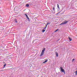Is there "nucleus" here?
<instances>
[{
	"mask_svg": "<svg viewBox=\"0 0 77 77\" xmlns=\"http://www.w3.org/2000/svg\"><path fill=\"white\" fill-rule=\"evenodd\" d=\"M45 48H44L42 51L41 54L40 55V56H43V55L44 54V51H45Z\"/></svg>",
	"mask_w": 77,
	"mask_h": 77,
	"instance_id": "nucleus-1",
	"label": "nucleus"
},
{
	"mask_svg": "<svg viewBox=\"0 0 77 77\" xmlns=\"http://www.w3.org/2000/svg\"><path fill=\"white\" fill-rule=\"evenodd\" d=\"M68 38L69 40V41H72V38L69 37H68Z\"/></svg>",
	"mask_w": 77,
	"mask_h": 77,
	"instance_id": "nucleus-7",
	"label": "nucleus"
},
{
	"mask_svg": "<svg viewBox=\"0 0 77 77\" xmlns=\"http://www.w3.org/2000/svg\"><path fill=\"white\" fill-rule=\"evenodd\" d=\"M26 7H29V5L28 4H26Z\"/></svg>",
	"mask_w": 77,
	"mask_h": 77,
	"instance_id": "nucleus-11",
	"label": "nucleus"
},
{
	"mask_svg": "<svg viewBox=\"0 0 77 77\" xmlns=\"http://www.w3.org/2000/svg\"><path fill=\"white\" fill-rule=\"evenodd\" d=\"M47 61H48V60L47 59H46V60L45 61H44L43 63H46L47 62Z\"/></svg>",
	"mask_w": 77,
	"mask_h": 77,
	"instance_id": "nucleus-9",
	"label": "nucleus"
},
{
	"mask_svg": "<svg viewBox=\"0 0 77 77\" xmlns=\"http://www.w3.org/2000/svg\"><path fill=\"white\" fill-rule=\"evenodd\" d=\"M15 22H16V23H18V21H17V20H16L15 21Z\"/></svg>",
	"mask_w": 77,
	"mask_h": 77,
	"instance_id": "nucleus-16",
	"label": "nucleus"
},
{
	"mask_svg": "<svg viewBox=\"0 0 77 77\" xmlns=\"http://www.w3.org/2000/svg\"><path fill=\"white\" fill-rule=\"evenodd\" d=\"M25 15H26V17L27 18L28 20H29V17H28L27 14H25Z\"/></svg>",
	"mask_w": 77,
	"mask_h": 77,
	"instance_id": "nucleus-4",
	"label": "nucleus"
},
{
	"mask_svg": "<svg viewBox=\"0 0 77 77\" xmlns=\"http://www.w3.org/2000/svg\"><path fill=\"white\" fill-rule=\"evenodd\" d=\"M51 24V22H47L46 23V26L44 28V29H47V26L48 25V24Z\"/></svg>",
	"mask_w": 77,
	"mask_h": 77,
	"instance_id": "nucleus-3",
	"label": "nucleus"
},
{
	"mask_svg": "<svg viewBox=\"0 0 77 77\" xmlns=\"http://www.w3.org/2000/svg\"><path fill=\"white\" fill-rule=\"evenodd\" d=\"M64 22V24H66V23H68V21H66V20H65Z\"/></svg>",
	"mask_w": 77,
	"mask_h": 77,
	"instance_id": "nucleus-8",
	"label": "nucleus"
},
{
	"mask_svg": "<svg viewBox=\"0 0 77 77\" xmlns=\"http://www.w3.org/2000/svg\"><path fill=\"white\" fill-rule=\"evenodd\" d=\"M75 75H77V73H76Z\"/></svg>",
	"mask_w": 77,
	"mask_h": 77,
	"instance_id": "nucleus-20",
	"label": "nucleus"
},
{
	"mask_svg": "<svg viewBox=\"0 0 77 77\" xmlns=\"http://www.w3.org/2000/svg\"><path fill=\"white\" fill-rule=\"evenodd\" d=\"M54 7H53V10H54Z\"/></svg>",
	"mask_w": 77,
	"mask_h": 77,
	"instance_id": "nucleus-15",
	"label": "nucleus"
},
{
	"mask_svg": "<svg viewBox=\"0 0 77 77\" xmlns=\"http://www.w3.org/2000/svg\"><path fill=\"white\" fill-rule=\"evenodd\" d=\"M4 71V70H1L0 71Z\"/></svg>",
	"mask_w": 77,
	"mask_h": 77,
	"instance_id": "nucleus-17",
	"label": "nucleus"
},
{
	"mask_svg": "<svg viewBox=\"0 0 77 77\" xmlns=\"http://www.w3.org/2000/svg\"><path fill=\"white\" fill-rule=\"evenodd\" d=\"M60 69L62 72L64 73V74H65V70L63 69L62 68V67H60Z\"/></svg>",
	"mask_w": 77,
	"mask_h": 77,
	"instance_id": "nucleus-2",
	"label": "nucleus"
},
{
	"mask_svg": "<svg viewBox=\"0 0 77 77\" xmlns=\"http://www.w3.org/2000/svg\"><path fill=\"white\" fill-rule=\"evenodd\" d=\"M75 72L76 73H77V70Z\"/></svg>",
	"mask_w": 77,
	"mask_h": 77,
	"instance_id": "nucleus-18",
	"label": "nucleus"
},
{
	"mask_svg": "<svg viewBox=\"0 0 77 77\" xmlns=\"http://www.w3.org/2000/svg\"><path fill=\"white\" fill-rule=\"evenodd\" d=\"M59 30V29H57V30H56L55 32H57V31H58Z\"/></svg>",
	"mask_w": 77,
	"mask_h": 77,
	"instance_id": "nucleus-14",
	"label": "nucleus"
},
{
	"mask_svg": "<svg viewBox=\"0 0 77 77\" xmlns=\"http://www.w3.org/2000/svg\"><path fill=\"white\" fill-rule=\"evenodd\" d=\"M62 24H63H63H65V23H64V22H63V23H61L60 25H62Z\"/></svg>",
	"mask_w": 77,
	"mask_h": 77,
	"instance_id": "nucleus-12",
	"label": "nucleus"
},
{
	"mask_svg": "<svg viewBox=\"0 0 77 77\" xmlns=\"http://www.w3.org/2000/svg\"><path fill=\"white\" fill-rule=\"evenodd\" d=\"M46 30V29H43V30L42 31V32H43V33H44V32H45V31Z\"/></svg>",
	"mask_w": 77,
	"mask_h": 77,
	"instance_id": "nucleus-6",
	"label": "nucleus"
},
{
	"mask_svg": "<svg viewBox=\"0 0 77 77\" xmlns=\"http://www.w3.org/2000/svg\"><path fill=\"white\" fill-rule=\"evenodd\" d=\"M57 8L58 9L60 10V7H59V5L58 4H57Z\"/></svg>",
	"mask_w": 77,
	"mask_h": 77,
	"instance_id": "nucleus-5",
	"label": "nucleus"
},
{
	"mask_svg": "<svg viewBox=\"0 0 77 77\" xmlns=\"http://www.w3.org/2000/svg\"><path fill=\"white\" fill-rule=\"evenodd\" d=\"M72 61H74V59H73V60H72Z\"/></svg>",
	"mask_w": 77,
	"mask_h": 77,
	"instance_id": "nucleus-19",
	"label": "nucleus"
},
{
	"mask_svg": "<svg viewBox=\"0 0 77 77\" xmlns=\"http://www.w3.org/2000/svg\"><path fill=\"white\" fill-rule=\"evenodd\" d=\"M56 54L57 57H58V54L57 53V52H56Z\"/></svg>",
	"mask_w": 77,
	"mask_h": 77,
	"instance_id": "nucleus-10",
	"label": "nucleus"
},
{
	"mask_svg": "<svg viewBox=\"0 0 77 77\" xmlns=\"http://www.w3.org/2000/svg\"><path fill=\"white\" fill-rule=\"evenodd\" d=\"M6 66V64L5 63V65H4V68H5Z\"/></svg>",
	"mask_w": 77,
	"mask_h": 77,
	"instance_id": "nucleus-13",
	"label": "nucleus"
}]
</instances>
